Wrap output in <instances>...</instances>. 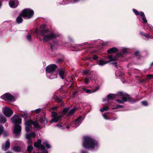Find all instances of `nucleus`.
Listing matches in <instances>:
<instances>
[{"instance_id": "f257e3e1", "label": "nucleus", "mask_w": 153, "mask_h": 153, "mask_svg": "<svg viewBox=\"0 0 153 153\" xmlns=\"http://www.w3.org/2000/svg\"><path fill=\"white\" fill-rule=\"evenodd\" d=\"M83 145L85 148H90L91 150L96 149L98 146L97 141L88 136L84 137Z\"/></svg>"}, {"instance_id": "f03ea898", "label": "nucleus", "mask_w": 153, "mask_h": 153, "mask_svg": "<svg viewBox=\"0 0 153 153\" xmlns=\"http://www.w3.org/2000/svg\"><path fill=\"white\" fill-rule=\"evenodd\" d=\"M48 31L47 30L43 29H41L40 33V35L43 37V39L45 41L47 42L50 41L58 36V35H55L53 33L46 34Z\"/></svg>"}, {"instance_id": "7ed1b4c3", "label": "nucleus", "mask_w": 153, "mask_h": 153, "mask_svg": "<svg viewBox=\"0 0 153 153\" xmlns=\"http://www.w3.org/2000/svg\"><path fill=\"white\" fill-rule=\"evenodd\" d=\"M41 140H38L37 141L34 143V147L37 148L39 149L42 150L43 152L42 153H48L47 150L44 151L45 148L44 145L48 149L50 148V145L46 142L44 143V145H42L41 144Z\"/></svg>"}, {"instance_id": "20e7f679", "label": "nucleus", "mask_w": 153, "mask_h": 153, "mask_svg": "<svg viewBox=\"0 0 153 153\" xmlns=\"http://www.w3.org/2000/svg\"><path fill=\"white\" fill-rule=\"evenodd\" d=\"M32 124H33L34 127L36 128H40L37 122H33L31 120H28L25 121V131L27 133L30 131L32 128L31 125Z\"/></svg>"}, {"instance_id": "39448f33", "label": "nucleus", "mask_w": 153, "mask_h": 153, "mask_svg": "<svg viewBox=\"0 0 153 153\" xmlns=\"http://www.w3.org/2000/svg\"><path fill=\"white\" fill-rule=\"evenodd\" d=\"M33 14V10L27 8L24 9L21 13L20 15L24 17H26L29 19L32 17Z\"/></svg>"}, {"instance_id": "423d86ee", "label": "nucleus", "mask_w": 153, "mask_h": 153, "mask_svg": "<svg viewBox=\"0 0 153 153\" xmlns=\"http://www.w3.org/2000/svg\"><path fill=\"white\" fill-rule=\"evenodd\" d=\"M56 67V65L54 64H51L47 66L46 68L47 76H49L50 73H53L55 71Z\"/></svg>"}, {"instance_id": "0eeeda50", "label": "nucleus", "mask_w": 153, "mask_h": 153, "mask_svg": "<svg viewBox=\"0 0 153 153\" xmlns=\"http://www.w3.org/2000/svg\"><path fill=\"white\" fill-rule=\"evenodd\" d=\"M2 99L5 100H8L10 101H14L15 100V98L9 93H6L1 96Z\"/></svg>"}, {"instance_id": "6e6552de", "label": "nucleus", "mask_w": 153, "mask_h": 153, "mask_svg": "<svg viewBox=\"0 0 153 153\" xmlns=\"http://www.w3.org/2000/svg\"><path fill=\"white\" fill-rule=\"evenodd\" d=\"M52 115L53 118L51 120V123H56L60 118L62 117L61 116L58 115L56 113L53 111L52 112Z\"/></svg>"}, {"instance_id": "1a4fd4ad", "label": "nucleus", "mask_w": 153, "mask_h": 153, "mask_svg": "<svg viewBox=\"0 0 153 153\" xmlns=\"http://www.w3.org/2000/svg\"><path fill=\"white\" fill-rule=\"evenodd\" d=\"M3 111L4 114L7 117L10 116L13 113L12 110L8 107L5 106L3 108Z\"/></svg>"}, {"instance_id": "9d476101", "label": "nucleus", "mask_w": 153, "mask_h": 153, "mask_svg": "<svg viewBox=\"0 0 153 153\" xmlns=\"http://www.w3.org/2000/svg\"><path fill=\"white\" fill-rule=\"evenodd\" d=\"M21 127L19 125H16L14 128L13 133L16 136H18L20 134Z\"/></svg>"}, {"instance_id": "9b49d317", "label": "nucleus", "mask_w": 153, "mask_h": 153, "mask_svg": "<svg viewBox=\"0 0 153 153\" xmlns=\"http://www.w3.org/2000/svg\"><path fill=\"white\" fill-rule=\"evenodd\" d=\"M122 100H121L120 99H117L116 100V101L121 103H123L124 102L127 101H131V99L129 97V96L128 95H126V97H122Z\"/></svg>"}, {"instance_id": "f8f14e48", "label": "nucleus", "mask_w": 153, "mask_h": 153, "mask_svg": "<svg viewBox=\"0 0 153 153\" xmlns=\"http://www.w3.org/2000/svg\"><path fill=\"white\" fill-rule=\"evenodd\" d=\"M22 119L18 116L15 115L13 117L12 121V122L15 124H20L21 123Z\"/></svg>"}, {"instance_id": "ddd939ff", "label": "nucleus", "mask_w": 153, "mask_h": 153, "mask_svg": "<svg viewBox=\"0 0 153 153\" xmlns=\"http://www.w3.org/2000/svg\"><path fill=\"white\" fill-rule=\"evenodd\" d=\"M10 7L12 8H15L18 5L19 2L17 0L10 1L9 2Z\"/></svg>"}, {"instance_id": "4468645a", "label": "nucleus", "mask_w": 153, "mask_h": 153, "mask_svg": "<svg viewBox=\"0 0 153 153\" xmlns=\"http://www.w3.org/2000/svg\"><path fill=\"white\" fill-rule=\"evenodd\" d=\"M36 136V134L34 132H33L30 134H27L26 135V138L27 139V142L28 144L31 142V138H34Z\"/></svg>"}, {"instance_id": "2eb2a0df", "label": "nucleus", "mask_w": 153, "mask_h": 153, "mask_svg": "<svg viewBox=\"0 0 153 153\" xmlns=\"http://www.w3.org/2000/svg\"><path fill=\"white\" fill-rule=\"evenodd\" d=\"M10 146V143L9 141H7L2 146V149L5 151L8 150Z\"/></svg>"}, {"instance_id": "dca6fc26", "label": "nucleus", "mask_w": 153, "mask_h": 153, "mask_svg": "<svg viewBox=\"0 0 153 153\" xmlns=\"http://www.w3.org/2000/svg\"><path fill=\"white\" fill-rule=\"evenodd\" d=\"M81 117H79L77 118L76 120H75L73 122L76 125V127L78 126L80 124L81 122Z\"/></svg>"}, {"instance_id": "f3484780", "label": "nucleus", "mask_w": 153, "mask_h": 153, "mask_svg": "<svg viewBox=\"0 0 153 153\" xmlns=\"http://www.w3.org/2000/svg\"><path fill=\"white\" fill-rule=\"evenodd\" d=\"M57 74H53V72L50 73L49 76H47L49 78L51 79H53L54 78H56L57 77Z\"/></svg>"}, {"instance_id": "a211bd4d", "label": "nucleus", "mask_w": 153, "mask_h": 153, "mask_svg": "<svg viewBox=\"0 0 153 153\" xmlns=\"http://www.w3.org/2000/svg\"><path fill=\"white\" fill-rule=\"evenodd\" d=\"M107 62L103 61L102 60H100L97 62V64L100 65H102L106 64L109 62Z\"/></svg>"}, {"instance_id": "6ab92c4d", "label": "nucleus", "mask_w": 153, "mask_h": 153, "mask_svg": "<svg viewBox=\"0 0 153 153\" xmlns=\"http://www.w3.org/2000/svg\"><path fill=\"white\" fill-rule=\"evenodd\" d=\"M117 49L115 48H113L107 51V52L109 53H111L117 52Z\"/></svg>"}, {"instance_id": "aec40b11", "label": "nucleus", "mask_w": 153, "mask_h": 153, "mask_svg": "<svg viewBox=\"0 0 153 153\" xmlns=\"http://www.w3.org/2000/svg\"><path fill=\"white\" fill-rule=\"evenodd\" d=\"M117 94H111L108 95V100L113 99L117 97Z\"/></svg>"}, {"instance_id": "412c9836", "label": "nucleus", "mask_w": 153, "mask_h": 153, "mask_svg": "<svg viewBox=\"0 0 153 153\" xmlns=\"http://www.w3.org/2000/svg\"><path fill=\"white\" fill-rule=\"evenodd\" d=\"M21 16H22L20 15V16H19L16 19V21L18 24L21 23L23 21V19Z\"/></svg>"}, {"instance_id": "4be33fe9", "label": "nucleus", "mask_w": 153, "mask_h": 153, "mask_svg": "<svg viewBox=\"0 0 153 153\" xmlns=\"http://www.w3.org/2000/svg\"><path fill=\"white\" fill-rule=\"evenodd\" d=\"M29 146L27 147V150L29 152H30L33 149V147L31 145V142H30L29 144H28Z\"/></svg>"}, {"instance_id": "5701e85b", "label": "nucleus", "mask_w": 153, "mask_h": 153, "mask_svg": "<svg viewBox=\"0 0 153 153\" xmlns=\"http://www.w3.org/2000/svg\"><path fill=\"white\" fill-rule=\"evenodd\" d=\"M13 151L16 152H19L21 150V148L19 146H14L13 148Z\"/></svg>"}, {"instance_id": "b1692460", "label": "nucleus", "mask_w": 153, "mask_h": 153, "mask_svg": "<svg viewBox=\"0 0 153 153\" xmlns=\"http://www.w3.org/2000/svg\"><path fill=\"white\" fill-rule=\"evenodd\" d=\"M99 88V86H97L96 87V89L93 91H91V90L88 89H86L85 90V92L87 93H91L97 91Z\"/></svg>"}, {"instance_id": "393cba45", "label": "nucleus", "mask_w": 153, "mask_h": 153, "mask_svg": "<svg viewBox=\"0 0 153 153\" xmlns=\"http://www.w3.org/2000/svg\"><path fill=\"white\" fill-rule=\"evenodd\" d=\"M59 74L62 79L64 78V72L62 70H60L59 72Z\"/></svg>"}, {"instance_id": "a878e982", "label": "nucleus", "mask_w": 153, "mask_h": 153, "mask_svg": "<svg viewBox=\"0 0 153 153\" xmlns=\"http://www.w3.org/2000/svg\"><path fill=\"white\" fill-rule=\"evenodd\" d=\"M107 58L110 60V61H109L110 62L111 61H116L117 59L116 58H113L112 56H109Z\"/></svg>"}, {"instance_id": "bb28decb", "label": "nucleus", "mask_w": 153, "mask_h": 153, "mask_svg": "<svg viewBox=\"0 0 153 153\" xmlns=\"http://www.w3.org/2000/svg\"><path fill=\"white\" fill-rule=\"evenodd\" d=\"M6 121V119L5 117H2V118H0V122L1 123H5Z\"/></svg>"}, {"instance_id": "cd10ccee", "label": "nucleus", "mask_w": 153, "mask_h": 153, "mask_svg": "<svg viewBox=\"0 0 153 153\" xmlns=\"http://www.w3.org/2000/svg\"><path fill=\"white\" fill-rule=\"evenodd\" d=\"M108 107L107 106L104 107L100 109V111L101 112H102L104 111H107L108 109Z\"/></svg>"}, {"instance_id": "c85d7f7f", "label": "nucleus", "mask_w": 153, "mask_h": 153, "mask_svg": "<svg viewBox=\"0 0 153 153\" xmlns=\"http://www.w3.org/2000/svg\"><path fill=\"white\" fill-rule=\"evenodd\" d=\"M76 110L75 108H73L69 112V115H70L74 114Z\"/></svg>"}, {"instance_id": "c756f323", "label": "nucleus", "mask_w": 153, "mask_h": 153, "mask_svg": "<svg viewBox=\"0 0 153 153\" xmlns=\"http://www.w3.org/2000/svg\"><path fill=\"white\" fill-rule=\"evenodd\" d=\"M152 78H153V75L149 74L147 76L146 79H149Z\"/></svg>"}, {"instance_id": "7c9ffc66", "label": "nucleus", "mask_w": 153, "mask_h": 153, "mask_svg": "<svg viewBox=\"0 0 153 153\" xmlns=\"http://www.w3.org/2000/svg\"><path fill=\"white\" fill-rule=\"evenodd\" d=\"M90 74V71H89V70H88L85 71L83 72V74Z\"/></svg>"}, {"instance_id": "2f4dec72", "label": "nucleus", "mask_w": 153, "mask_h": 153, "mask_svg": "<svg viewBox=\"0 0 153 153\" xmlns=\"http://www.w3.org/2000/svg\"><path fill=\"white\" fill-rule=\"evenodd\" d=\"M3 131V128L2 126L0 125V135L1 134Z\"/></svg>"}, {"instance_id": "473e14b6", "label": "nucleus", "mask_w": 153, "mask_h": 153, "mask_svg": "<svg viewBox=\"0 0 153 153\" xmlns=\"http://www.w3.org/2000/svg\"><path fill=\"white\" fill-rule=\"evenodd\" d=\"M68 110H69L68 108H64L63 109V112L64 114H65L68 111Z\"/></svg>"}, {"instance_id": "72a5a7b5", "label": "nucleus", "mask_w": 153, "mask_h": 153, "mask_svg": "<svg viewBox=\"0 0 153 153\" xmlns=\"http://www.w3.org/2000/svg\"><path fill=\"white\" fill-rule=\"evenodd\" d=\"M117 95H118V96H123L122 97H123V96H125L126 97V95L124 96V95H123V93L121 92H118V93H117Z\"/></svg>"}, {"instance_id": "f704fd0d", "label": "nucleus", "mask_w": 153, "mask_h": 153, "mask_svg": "<svg viewBox=\"0 0 153 153\" xmlns=\"http://www.w3.org/2000/svg\"><path fill=\"white\" fill-rule=\"evenodd\" d=\"M142 20L144 23H146L147 22V20L146 19L145 16H143V17H142Z\"/></svg>"}, {"instance_id": "c9c22d12", "label": "nucleus", "mask_w": 153, "mask_h": 153, "mask_svg": "<svg viewBox=\"0 0 153 153\" xmlns=\"http://www.w3.org/2000/svg\"><path fill=\"white\" fill-rule=\"evenodd\" d=\"M142 104L145 106H147L148 105V103L147 102L145 101H143L142 102Z\"/></svg>"}, {"instance_id": "e433bc0d", "label": "nucleus", "mask_w": 153, "mask_h": 153, "mask_svg": "<svg viewBox=\"0 0 153 153\" xmlns=\"http://www.w3.org/2000/svg\"><path fill=\"white\" fill-rule=\"evenodd\" d=\"M41 109L40 108H38L37 109H36L34 111H35L36 113V114H38L40 111Z\"/></svg>"}, {"instance_id": "4c0bfd02", "label": "nucleus", "mask_w": 153, "mask_h": 153, "mask_svg": "<svg viewBox=\"0 0 153 153\" xmlns=\"http://www.w3.org/2000/svg\"><path fill=\"white\" fill-rule=\"evenodd\" d=\"M27 38L28 40H30L31 39V36L30 35H28L27 36Z\"/></svg>"}, {"instance_id": "58836bf2", "label": "nucleus", "mask_w": 153, "mask_h": 153, "mask_svg": "<svg viewBox=\"0 0 153 153\" xmlns=\"http://www.w3.org/2000/svg\"><path fill=\"white\" fill-rule=\"evenodd\" d=\"M133 10L134 12L135 13V14L136 15H138L139 14L137 10H136L133 9Z\"/></svg>"}, {"instance_id": "ea45409f", "label": "nucleus", "mask_w": 153, "mask_h": 153, "mask_svg": "<svg viewBox=\"0 0 153 153\" xmlns=\"http://www.w3.org/2000/svg\"><path fill=\"white\" fill-rule=\"evenodd\" d=\"M103 116L104 118H105V119L106 120L108 119L106 118L108 116V115L107 114H105L103 115Z\"/></svg>"}, {"instance_id": "a19ab883", "label": "nucleus", "mask_w": 153, "mask_h": 153, "mask_svg": "<svg viewBox=\"0 0 153 153\" xmlns=\"http://www.w3.org/2000/svg\"><path fill=\"white\" fill-rule=\"evenodd\" d=\"M140 15L142 17H143V16H145L144 13L143 12H140Z\"/></svg>"}, {"instance_id": "79ce46f5", "label": "nucleus", "mask_w": 153, "mask_h": 153, "mask_svg": "<svg viewBox=\"0 0 153 153\" xmlns=\"http://www.w3.org/2000/svg\"><path fill=\"white\" fill-rule=\"evenodd\" d=\"M127 51V49L126 48H123L122 50V52L123 53H125Z\"/></svg>"}, {"instance_id": "37998d69", "label": "nucleus", "mask_w": 153, "mask_h": 153, "mask_svg": "<svg viewBox=\"0 0 153 153\" xmlns=\"http://www.w3.org/2000/svg\"><path fill=\"white\" fill-rule=\"evenodd\" d=\"M88 82V78H86L85 79V82L86 83H87Z\"/></svg>"}, {"instance_id": "c03bdc74", "label": "nucleus", "mask_w": 153, "mask_h": 153, "mask_svg": "<svg viewBox=\"0 0 153 153\" xmlns=\"http://www.w3.org/2000/svg\"><path fill=\"white\" fill-rule=\"evenodd\" d=\"M93 59L94 60H95L97 58V56L95 55L93 56Z\"/></svg>"}, {"instance_id": "a18cd8bd", "label": "nucleus", "mask_w": 153, "mask_h": 153, "mask_svg": "<svg viewBox=\"0 0 153 153\" xmlns=\"http://www.w3.org/2000/svg\"><path fill=\"white\" fill-rule=\"evenodd\" d=\"M122 107V106L121 105H117V106L116 107V108H120Z\"/></svg>"}, {"instance_id": "49530a36", "label": "nucleus", "mask_w": 153, "mask_h": 153, "mask_svg": "<svg viewBox=\"0 0 153 153\" xmlns=\"http://www.w3.org/2000/svg\"><path fill=\"white\" fill-rule=\"evenodd\" d=\"M44 118H42L40 119V122L42 123L43 121H44ZM44 119L45 120V119Z\"/></svg>"}, {"instance_id": "de8ad7c7", "label": "nucleus", "mask_w": 153, "mask_h": 153, "mask_svg": "<svg viewBox=\"0 0 153 153\" xmlns=\"http://www.w3.org/2000/svg\"><path fill=\"white\" fill-rule=\"evenodd\" d=\"M113 64L115 67H117V62H114Z\"/></svg>"}, {"instance_id": "09e8293b", "label": "nucleus", "mask_w": 153, "mask_h": 153, "mask_svg": "<svg viewBox=\"0 0 153 153\" xmlns=\"http://www.w3.org/2000/svg\"><path fill=\"white\" fill-rule=\"evenodd\" d=\"M24 115L25 116L27 115V113L26 111L24 112Z\"/></svg>"}, {"instance_id": "8fccbe9b", "label": "nucleus", "mask_w": 153, "mask_h": 153, "mask_svg": "<svg viewBox=\"0 0 153 153\" xmlns=\"http://www.w3.org/2000/svg\"><path fill=\"white\" fill-rule=\"evenodd\" d=\"M57 108V107H54L52 108V110H55Z\"/></svg>"}, {"instance_id": "3c124183", "label": "nucleus", "mask_w": 153, "mask_h": 153, "mask_svg": "<svg viewBox=\"0 0 153 153\" xmlns=\"http://www.w3.org/2000/svg\"><path fill=\"white\" fill-rule=\"evenodd\" d=\"M45 26V25H42L41 27V28H42Z\"/></svg>"}, {"instance_id": "603ef678", "label": "nucleus", "mask_w": 153, "mask_h": 153, "mask_svg": "<svg viewBox=\"0 0 153 153\" xmlns=\"http://www.w3.org/2000/svg\"><path fill=\"white\" fill-rule=\"evenodd\" d=\"M139 51H137V52H136V53H135V54L136 55H137V54L139 53Z\"/></svg>"}, {"instance_id": "864d4df0", "label": "nucleus", "mask_w": 153, "mask_h": 153, "mask_svg": "<svg viewBox=\"0 0 153 153\" xmlns=\"http://www.w3.org/2000/svg\"><path fill=\"white\" fill-rule=\"evenodd\" d=\"M82 153H86V152L84 151H82Z\"/></svg>"}, {"instance_id": "5fc2aeb1", "label": "nucleus", "mask_w": 153, "mask_h": 153, "mask_svg": "<svg viewBox=\"0 0 153 153\" xmlns=\"http://www.w3.org/2000/svg\"><path fill=\"white\" fill-rule=\"evenodd\" d=\"M57 126L58 127H59L60 126L58 124L57 125Z\"/></svg>"}, {"instance_id": "6e6d98bb", "label": "nucleus", "mask_w": 153, "mask_h": 153, "mask_svg": "<svg viewBox=\"0 0 153 153\" xmlns=\"http://www.w3.org/2000/svg\"><path fill=\"white\" fill-rule=\"evenodd\" d=\"M7 153H12L11 152H7Z\"/></svg>"}, {"instance_id": "4d7b16f0", "label": "nucleus", "mask_w": 153, "mask_h": 153, "mask_svg": "<svg viewBox=\"0 0 153 153\" xmlns=\"http://www.w3.org/2000/svg\"><path fill=\"white\" fill-rule=\"evenodd\" d=\"M151 65H153V62L151 64Z\"/></svg>"}, {"instance_id": "13d9d810", "label": "nucleus", "mask_w": 153, "mask_h": 153, "mask_svg": "<svg viewBox=\"0 0 153 153\" xmlns=\"http://www.w3.org/2000/svg\"><path fill=\"white\" fill-rule=\"evenodd\" d=\"M66 128H69V126H67L66 127Z\"/></svg>"}, {"instance_id": "bf43d9fd", "label": "nucleus", "mask_w": 153, "mask_h": 153, "mask_svg": "<svg viewBox=\"0 0 153 153\" xmlns=\"http://www.w3.org/2000/svg\"><path fill=\"white\" fill-rule=\"evenodd\" d=\"M51 48L52 49V48H53V47H52V46H51Z\"/></svg>"}, {"instance_id": "052dcab7", "label": "nucleus", "mask_w": 153, "mask_h": 153, "mask_svg": "<svg viewBox=\"0 0 153 153\" xmlns=\"http://www.w3.org/2000/svg\"><path fill=\"white\" fill-rule=\"evenodd\" d=\"M21 116H23V115H21Z\"/></svg>"}]
</instances>
